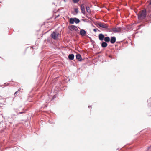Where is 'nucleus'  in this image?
<instances>
[{"label":"nucleus","instance_id":"nucleus-11","mask_svg":"<svg viewBox=\"0 0 151 151\" xmlns=\"http://www.w3.org/2000/svg\"><path fill=\"white\" fill-rule=\"evenodd\" d=\"M76 58L79 61H81V55L79 54H77L76 55Z\"/></svg>","mask_w":151,"mask_h":151},{"label":"nucleus","instance_id":"nucleus-23","mask_svg":"<svg viewBox=\"0 0 151 151\" xmlns=\"http://www.w3.org/2000/svg\"><path fill=\"white\" fill-rule=\"evenodd\" d=\"M149 4L150 5H151V0H150V2L149 3Z\"/></svg>","mask_w":151,"mask_h":151},{"label":"nucleus","instance_id":"nucleus-22","mask_svg":"<svg viewBox=\"0 0 151 151\" xmlns=\"http://www.w3.org/2000/svg\"><path fill=\"white\" fill-rule=\"evenodd\" d=\"M21 88H19V89H18V91H21Z\"/></svg>","mask_w":151,"mask_h":151},{"label":"nucleus","instance_id":"nucleus-17","mask_svg":"<svg viewBox=\"0 0 151 151\" xmlns=\"http://www.w3.org/2000/svg\"><path fill=\"white\" fill-rule=\"evenodd\" d=\"M73 2L74 3H77L79 1V0H72Z\"/></svg>","mask_w":151,"mask_h":151},{"label":"nucleus","instance_id":"nucleus-20","mask_svg":"<svg viewBox=\"0 0 151 151\" xmlns=\"http://www.w3.org/2000/svg\"><path fill=\"white\" fill-rule=\"evenodd\" d=\"M11 117V118H14V117H15V116L14 115H12Z\"/></svg>","mask_w":151,"mask_h":151},{"label":"nucleus","instance_id":"nucleus-21","mask_svg":"<svg viewBox=\"0 0 151 151\" xmlns=\"http://www.w3.org/2000/svg\"><path fill=\"white\" fill-rule=\"evenodd\" d=\"M18 92V91H16L15 93H14V95H15V94H17Z\"/></svg>","mask_w":151,"mask_h":151},{"label":"nucleus","instance_id":"nucleus-18","mask_svg":"<svg viewBox=\"0 0 151 151\" xmlns=\"http://www.w3.org/2000/svg\"><path fill=\"white\" fill-rule=\"evenodd\" d=\"M75 30L76 31V32H78L79 31L77 27H76Z\"/></svg>","mask_w":151,"mask_h":151},{"label":"nucleus","instance_id":"nucleus-9","mask_svg":"<svg viewBox=\"0 0 151 151\" xmlns=\"http://www.w3.org/2000/svg\"><path fill=\"white\" fill-rule=\"evenodd\" d=\"M76 27L75 25H72L69 27V28L71 31H73L75 30Z\"/></svg>","mask_w":151,"mask_h":151},{"label":"nucleus","instance_id":"nucleus-16","mask_svg":"<svg viewBox=\"0 0 151 151\" xmlns=\"http://www.w3.org/2000/svg\"><path fill=\"white\" fill-rule=\"evenodd\" d=\"M74 11L76 13H78V9L77 8H75Z\"/></svg>","mask_w":151,"mask_h":151},{"label":"nucleus","instance_id":"nucleus-10","mask_svg":"<svg viewBox=\"0 0 151 151\" xmlns=\"http://www.w3.org/2000/svg\"><path fill=\"white\" fill-rule=\"evenodd\" d=\"M116 40V38L114 37H112L111 38L110 42L112 44H114Z\"/></svg>","mask_w":151,"mask_h":151},{"label":"nucleus","instance_id":"nucleus-25","mask_svg":"<svg viewBox=\"0 0 151 151\" xmlns=\"http://www.w3.org/2000/svg\"><path fill=\"white\" fill-rule=\"evenodd\" d=\"M2 96H0V99H1V98H2Z\"/></svg>","mask_w":151,"mask_h":151},{"label":"nucleus","instance_id":"nucleus-8","mask_svg":"<svg viewBox=\"0 0 151 151\" xmlns=\"http://www.w3.org/2000/svg\"><path fill=\"white\" fill-rule=\"evenodd\" d=\"M99 39L101 41L103 40L104 38V35L102 34H99L98 36Z\"/></svg>","mask_w":151,"mask_h":151},{"label":"nucleus","instance_id":"nucleus-19","mask_svg":"<svg viewBox=\"0 0 151 151\" xmlns=\"http://www.w3.org/2000/svg\"><path fill=\"white\" fill-rule=\"evenodd\" d=\"M148 151H151V146L148 148Z\"/></svg>","mask_w":151,"mask_h":151},{"label":"nucleus","instance_id":"nucleus-15","mask_svg":"<svg viewBox=\"0 0 151 151\" xmlns=\"http://www.w3.org/2000/svg\"><path fill=\"white\" fill-rule=\"evenodd\" d=\"M86 11L88 13L90 12V8L88 6H87L86 8Z\"/></svg>","mask_w":151,"mask_h":151},{"label":"nucleus","instance_id":"nucleus-1","mask_svg":"<svg viewBox=\"0 0 151 151\" xmlns=\"http://www.w3.org/2000/svg\"><path fill=\"white\" fill-rule=\"evenodd\" d=\"M139 19L142 20L144 19L146 16V11L143 10L140 11L138 15Z\"/></svg>","mask_w":151,"mask_h":151},{"label":"nucleus","instance_id":"nucleus-7","mask_svg":"<svg viewBox=\"0 0 151 151\" xmlns=\"http://www.w3.org/2000/svg\"><path fill=\"white\" fill-rule=\"evenodd\" d=\"M81 9V10L82 12L84 14L85 12V9L84 4H82L80 6Z\"/></svg>","mask_w":151,"mask_h":151},{"label":"nucleus","instance_id":"nucleus-26","mask_svg":"<svg viewBox=\"0 0 151 151\" xmlns=\"http://www.w3.org/2000/svg\"><path fill=\"white\" fill-rule=\"evenodd\" d=\"M94 31H95V32H96V30L95 29H94Z\"/></svg>","mask_w":151,"mask_h":151},{"label":"nucleus","instance_id":"nucleus-5","mask_svg":"<svg viewBox=\"0 0 151 151\" xmlns=\"http://www.w3.org/2000/svg\"><path fill=\"white\" fill-rule=\"evenodd\" d=\"M121 30V28L119 27H117L116 28H113L111 30V32H114V33L120 32Z\"/></svg>","mask_w":151,"mask_h":151},{"label":"nucleus","instance_id":"nucleus-12","mask_svg":"<svg viewBox=\"0 0 151 151\" xmlns=\"http://www.w3.org/2000/svg\"><path fill=\"white\" fill-rule=\"evenodd\" d=\"M74 55L73 54H70L68 55V58L70 60H73L74 58Z\"/></svg>","mask_w":151,"mask_h":151},{"label":"nucleus","instance_id":"nucleus-4","mask_svg":"<svg viewBox=\"0 0 151 151\" xmlns=\"http://www.w3.org/2000/svg\"><path fill=\"white\" fill-rule=\"evenodd\" d=\"M69 22L72 24L74 23V22L76 24L80 22L79 20L77 18H71Z\"/></svg>","mask_w":151,"mask_h":151},{"label":"nucleus","instance_id":"nucleus-24","mask_svg":"<svg viewBox=\"0 0 151 151\" xmlns=\"http://www.w3.org/2000/svg\"><path fill=\"white\" fill-rule=\"evenodd\" d=\"M150 18L151 19V14H150V16H149Z\"/></svg>","mask_w":151,"mask_h":151},{"label":"nucleus","instance_id":"nucleus-3","mask_svg":"<svg viewBox=\"0 0 151 151\" xmlns=\"http://www.w3.org/2000/svg\"><path fill=\"white\" fill-rule=\"evenodd\" d=\"M59 35V34L56 31H54L51 34L52 37L54 39L56 40Z\"/></svg>","mask_w":151,"mask_h":151},{"label":"nucleus","instance_id":"nucleus-13","mask_svg":"<svg viewBox=\"0 0 151 151\" xmlns=\"http://www.w3.org/2000/svg\"><path fill=\"white\" fill-rule=\"evenodd\" d=\"M101 46L103 47H106L107 46V44L106 42H102L101 44Z\"/></svg>","mask_w":151,"mask_h":151},{"label":"nucleus","instance_id":"nucleus-6","mask_svg":"<svg viewBox=\"0 0 151 151\" xmlns=\"http://www.w3.org/2000/svg\"><path fill=\"white\" fill-rule=\"evenodd\" d=\"M80 34L82 36H84L86 35V32L84 30L81 29L80 31Z\"/></svg>","mask_w":151,"mask_h":151},{"label":"nucleus","instance_id":"nucleus-14","mask_svg":"<svg viewBox=\"0 0 151 151\" xmlns=\"http://www.w3.org/2000/svg\"><path fill=\"white\" fill-rule=\"evenodd\" d=\"M104 40L105 42H109L110 40V38L108 37H105L104 38Z\"/></svg>","mask_w":151,"mask_h":151},{"label":"nucleus","instance_id":"nucleus-2","mask_svg":"<svg viewBox=\"0 0 151 151\" xmlns=\"http://www.w3.org/2000/svg\"><path fill=\"white\" fill-rule=\"evenodd\" d=\"M96 25L98 27L99 26L105 29H107L108 27L107 24L101 22H99L97 23Z\"/></svg>","mask_w":151,"mask_h":151}]
</instances>
